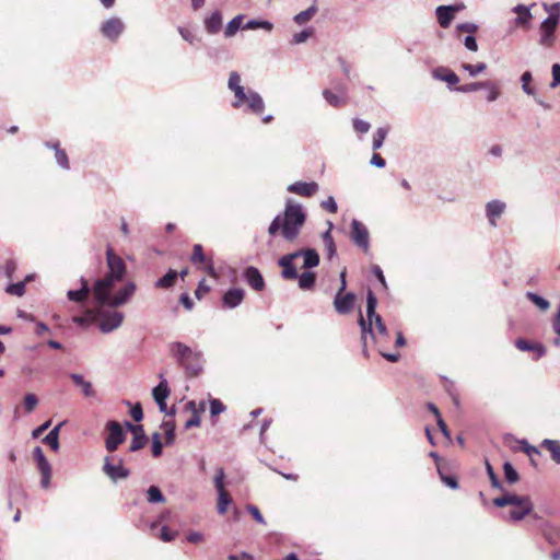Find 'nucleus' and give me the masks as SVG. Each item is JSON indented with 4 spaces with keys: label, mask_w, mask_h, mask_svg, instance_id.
<instances>
[{
    "label": "nucleus",
    "mask_w": 560,
    "mask_h": 560,
    "mask_svg": "<svg viewBox=\"0 0 560 560\" xmlns=\"http://www.w3.org/2000/svg\"><path fill=\"white\" fill-rule=\"evenodd\" d=\"M377 299L375 294L369 290L366 293V317L360 313L358 324L361 328L362 352L364 357H369L368 337L375 345H381V338H387L389 332L381 315L376 313Z\"/></svg>",
    "instance_id": "1"
},
{
    "label": "nucleus",
    "mask_w": 560,
    "mask_h": 560,
    "mask_svg": "<svg viewBox=\"0 0 560 560\" xmlns=\"http://www.w3.org/2000/svg\"><path fill=\"white\" fill-rule=\"evenodd\" d=\"M306 221V213L300 203L289 199L282 214H278L270 223L268 233L275 236L280 232L287 242H293L300 235Z\"/></svg>",
    "instance_id": "2"
},
{
    "label": "nucleus",
    "mask_w": 560,
    "mask_h": 560,
    "mask_svg": "<svg viewBox=\"0 0 560 560\" xmlns=\"http://www.w3.org/2000/svg\"><path fill=\"white\" fill-rule=\"evenodd\" d=\"M228 86L234 93L235 101L232 103L234 108H240L246 103L250 112L258 115L264 112L265 103L262 97L253 90L245 92L244 86L241 84V75L236 71L230 73Z\"/></svg>",
    "instance_id": "3"
},
{
    "label": "nucleus",
    "mask_w": 560,
    "mask_h": 560,
    "mask_svg": "<svg viewBox=\"0 0 560 560\" xmlns=\"http://www.w3.org/2000/svg\"><path fill=\"white\" fill-rule=\"evenodd\" d=\"M171 353L188 375L195 376L201 371L200 353L195 352L190 347L178 341L173 342Z\"/></svg>",
    "instance_id": "4"
},
{
    "label": "nucleus",
    "mask_w": 560,
    "mask_h": 560,
    "mask_svg": "<svg viewBox=\"0 0 560 560\" xmlns=\"http://www.w3.org/2000/svg\"><path fill=\"white\" fill-rule=\"evenodd\" d=\"M119 277H116L112 273L105 275L103 278L97 279L94 282L92 288L95 302L98 306H105L106 301H108V296L112 295V290L115 284L121 281Z\"/></svg>",
    "instance_id": "5"
},
{
    "label": "nucleus",
    "mask_w": 560,
    "mask_h": 560,
    "mask_svg": "<svg viewBox=\"0 0 560 560\" xmlns=\"http://www.w3.org/2000/svg\"><path fill=\"white\" fill-rule=\"evenodd\" d=\"M97 318L100 330L103 334H109L121 326L124 314L116 310H100Z\"/></svg>",
    "instance_id": "6"
},
{
    "label": "nucleus",
    "mask_w": 560,
    "mask_h": 560,
    "mask_svg": "<svg viewBox=\"0 0 560 560\" xmlns=\"http://www.w3.org/2000/svg\"><path fill=\"white\" fill-rule=\"evenodd\" d=\"M105 429L107 431V436L105 439V448L107 452H115L120 444L124 443L126 439V432L124 431L121 424L118 421L110 420L106 423Z\"/></svg>",
    "instance_id": "7"
},
{
    "label": "nucleus",
    "mask_w": 560,
    "mask_h": 560,
    "mask_svg": "<svg viewBox=\"0 0 560 560\" xmlns=\"http://www.w3.org/2000/svg\"><path fill=\"white\" fill-rule=\"evenodd\" d=\"M350 238L357 246L368 252L370 247V234L366 226L357 219H352L351 221Z\"/></svg>",
    "instance_id": "8"
},
{
    "label": "nucleus",
    "mask_w": 560,
    "mask_h": 560,
    "mask_svg": "<svg viewBox=\"0 0 560 560\" xmlns=\"http://www.w3.org/2000/svg\"><path fill=\"white\" fill-rule=\"evenodd\" d=\"M103 472L114 482L126 479L130 475L129 469L124 467L121 458H118L117 464H114L109 456L104 458Z\"/></svg>",
    "instance_id": "9"
},
{
    "label": "nucleus",
    "mask_w": 560,
    "mask_h": 560,
    "mask_svg": "<svg viewBox=\"0 0 560 560\" xmlns=\"http://www.w3.org/2000/svg\"><path fill=\"white\" fill-rule=\"evenodd\" d=\"M556 16L546 18L539 27L540 38L539 44L545 47H551L555 43V32L558 26Z\"/></svg>",
    "instance_id": "10"
},
{
    "label": "nucleus",
    "mask_w": 560,
    "mask_h": 560,
    "mask_svg": "<svg viewBox=\"0 0 560 560\" xmlns=\"http://www.w3.org/2000/svg\"><path fill=\"white\" fill-rule=\"evenodd\" d=\"M463 8L464 4L439 5L435 9V14L440 26L443 28L450 27L455 18V13Z\"/></svg>",
    "instance_id": "11"
},
{
    "label": "nucleus",
    "mask_w": 560,
    "mask_h": 560,
    "mask_svg": "<svg viewBox=\"0 0 560 560\" xmlns=\"http://www.w3.org/2000/svg\"><path fill=\"white\" fill-rule=\"evenodd\" d=\"M300 257V253H290L279 258L278 264L282 268L281 276L285 280L298 279V271L293 265L294 259Z\"/></svg>",
    "instance_id": "12"
},
{
    "label": "nucleus",
    "mask_w": 560,
    "mask_h": 560,
    "mask_svg": "<svg viewBox=\"0 0 560 560\" xmlns=\"http://www.w3.org/2000/svg\"><path fill=\"white\" fill-rule=\"evenodd\" d=\"M355 295L351 292H337L334 299V307L338 314L345 315L352 311Z\"/></svg>",
    "instance_id": "13"
},
{
    "label": "nucleus",
    "mask_w": 560,
    "mask_h": 560,
    "mask_svg": "<svg viewBox=\"0 0 560 560\" xmlns=\"http://www.w3.org/2000/svg\"><path fill=\"white\" fill-rule=\"evenodd\" d=\"M124 23L119 18H110L103 23L101 32L106 38L115 42L124 32Z\"/></svg>",
    "instance_id": "14"
},
{
    "label": "nucleus",
    "mask_w": 560,
    "mask_h": 560,
    "mask_svg": "<svg viewBox=\"0 0 560 560\" xmlns=\"http://www.w3.org/2000/svg\"><path fill=\"white\" fill-rule=\"evenodd\" d=\"M135 291L136 284L133 282H128L115 296H108V301H106L105 305L109 307L124 305L133 295Z\"/></svg>",
    "instance_id": "15"
},
{
    "label": "nucleus",
    "mask_w": 560,
    "mask_h": 560,
    "mask_svg": "<svg viewBox=\"0 0 560 560\" xmlns=\"http://www.w3.org/2000/svg\"><path fill=\"white\" fill-rule=\"evenodd\" d=\"M106 260L109 269L108 273L122 279L126 273V265L124 260L113 252L112 248H108L106 252Z\"/></svg>",
    "instance_id": "16"
},
{
    "label": "nucleus",
    "mask_w": 560,
    "mask_h": 560,
    "mask_svg": "<svg viewBox=\"0 0 560 560\" xmlns=\"http://www.w3.org/2000/svg\"><path fill=\"white\" fill-rule=\"evenodd\" d=\"M526 502H532L530 498L528 495H517L514 493H505L502 497L495 498L493 500V504L498 508H503L511 505L514 506H522L525 505Z\"/></svg>",
    "instance_id": "17"
},
{
    "label": "nucleus",
    "mask_w": 560,
    "mask_h": 560,
    "mask_svg": "<svg viewBox=\"0 0 560 560\" xmlns=\"http://www.w3.org/2000/svg\"><path fill=\"white\" fill-rule=\"evenodd\" d=\"M288 191L303 197H311L318 190V184L315 182H295L288 186Z\"/></svg>",
    "instance_id": "18"
},
{
    "label": "nucleus",
    "mask_w": 560,
    "mask_h": 560,
    "mask_svg": "<svg viewBox=\"0 0 560 560\" xmlns=\"http://www.w3.org/2000/svg\"><path fill=\"white\" fill-rule=\"evenodd\" d=\"M505 202L494 199L486 205V215L492 226H497V219L505 211Z\"/></svg>",
    "instance_id": "19"
},
{
    "label": "nucleus",
    "mask_w": 560,
    "mask_h": 560,
    "mask_svg": "<svg viewBox=\"0 0 560 560\" xmlns=\"http://www.w3.org/2000/svg\"><path fill=\"white\" fill-rule=\"evenodd\" d=\"M244 278L247 284L255 291H261L265 288V280L260 271L253 266H249L244 271Z\"/></svg>",
    "instance_id": "20"
},
{
    "label": "nucleus",
    "mask_w": 560,
    "mask_h": 560,
    "mask_svg": "<svg viewBox=\"0 0 560 560\" xmlns=\"http://www.w3.org/2000/svg\"><path fill=\"white\" fill-rule=\"evenodd\" d=\"M515 347L521 351H532L534 352V360H539L546 354V348L542 343L539 342H530L526 339L518 338L515 341Z\"/></svg>",
    "instance_id": "21"
},
{
    "label": "nucleus",
    "mask_w": 560,
    "mask_h": 560,
    "mask_svg": "<svg viewBox=\"0 0 560 560\" xmlns=\"http://www.w3.org/2000/svg\"><path fill=\"white\" fill-rule=\"evenodd\" d=\"M244 295L245 291L243 289H229L222 298V304L226 308H235L243 302Z\"/></svg>",
    "instance_id": "22"
},
{
    "label": "nucleus",
    "mask_w": 560,
    "mask_h": 560,
    "mask_svg": "<svg viewBox=\"0 0 560 560\" xmlns=\"http://www.w3.org/2000/svg\"><path fill=\"white\" fill-rule=\"evenodd\" d=\"M223 18L219 10H215L208 18L205 19L203 25L208 34H218L222 28Z\"/></svg>",
    "instance_id": "23"
},
{
    "label": "nucleus",
    "mask_w": 560,
    "mask_h": 560,
    "mask_svg": "<svg viewBox=\"0 0 560 560\" xmlns=\"http://www.w3.org/2000/svg\"><path fill=\"white\" fill-rule=\"evenodd\" d=\"M81 288L79 290H69L67 292V298L77 303H83L89 298V294L91 292V288L89 285V282L85 278L80 279Z\"/></svg>",
    "instance_id": "24"
},
{
    "label": "nucleus",
    "mask_w": 560,
    "mask_h": 560,
    "mask_svg": "<svg viewBox=\"0 0 560 560\" xmlns=\"http://www.w3.org/2000/svg\"><path fill=\"white\" fill-rule=\"evenodd\" d=\"M432 77L435 80L446 82L450 88L452 85H456L459 82L458 75L445 67H438L433 69Z\"/></svg>",
    "instance_id": "25"
},
{
    "label": "nucleus",
    "mask_w": 560,
    "mask_h": 560,
    "mask_svg": "<svg viewBox=\"0 0 560 560\" xmlns=\"http://www.w3.org/2000/svg\"><path fill=\"white\" fill-rule=\"evenodd\" d=\"M69 377L79 387L84 397L91 398L95 396V390L91 382L86 381L83 375L78 373H70Z\"/></svg>",
    "instance_id": "26"
},
{
    "label": "nucleus",
    "mask_w": 560,
    "mask_h": 560,
    "mask_svg": "<svg viewBox=\"0 0 560 560\" xmlns=\"http://www.w3.org/2000/svg\"><path fill=\"white\" fill-rule=\"evenodd\" d=\"M512 11L517 14V18L514 20L516 26L528 27L533 15L530 13L529 7L525 4L515 5Z\"/></svg>",
    "instance_id": "27"
},
{
    "label": "nucleus",
    "mask_w": 560,
    "mask_h": 560,
    "mask_svg": "<svg viewBox=\"0 0 560 560\" xmlns=\"http://www.w3.org/2000/svg\"><path fill=\"white\" fill-rule=\"evenodd\" d=\"M160 383L153 388L152 395L155 402H162L170 396V387L163 373L159 375Z\"/></svg>",
    "instance_id": "28"
},
{
    "label": "nucleus",
    "mask_w": 560,
    "mask_h": 560,
    "mask_svg": "<svg viewBox=\"0 0 560 560\" xmlns=\"http://www.w3.org/2000/svg\"><path fill=\"white\" fill-rule=\"evenodd\" d=\"M533 502H526V504L522 506H514L510 510L506 520L511 522L522 521L525 516L529 515L533 512Z\"/></svg>",
    "instance_id": "29"
},
{
    "label": "nucleus",
    "mask_w": 560,
    "mask_h": 560,
    "mask_svg": "<svg viewBox=\"0 0 560 560\" xmlns=\"http://www.w3.org/2000/svg\"><path fill=\"white\" fill-rule=\"evenodd\" d=\"M295 253H300V257L301 256L304 257V264H303L304 268L311 269V268L318 266L319 255L315 249H313V248L299 249V250H295Z\"/></svg>",
    "instance_id": "30"
},
{
    "label": "nucleus",
    "mask_w": 560,
    "mask_h": 560,
    "mask_svg": "<svg viewBox=\"0 0 560 560\" xmlns=\"http://www.w3.org/2000/svg\"><path fill=\"white\" fill-rule=\"evenodd\" d=\"M45 145L47 148L55 150V158L60 167H62L63 170L70 168L68 155L65 150L60 149L59 142H48L47 141V142H45Z\"/></svg>",
    "instance_id": "31"
},
{
    "label": "nucleus",
    "mask_w": 560,
    "mask_h": 560,
    "mask_svg": "<svg viewBox=\"0 0 560 560\" xmlns=\"http://www.w3.org/2000/svg\"><path fill=\"white\" fill-rule=\"evenodd\" d=\"M36 465H37V469L40 472V477H42L40 486L44 489H47L50 486V479H51V472H52L51 465L47 460V458L44 459L43 462H39Z\"/></svg>",
    "instance_id": "32"
},
{
    "label": "nucleus",
    "mask_w": 560,
    "mask_h": 560,
    "mask_svg": "<svg viewBox=\"0 0 560 560\" xmlns=\"http://www.w3.org/2000/svg\"><path fill=\"white\" fill-rule=\"evenodd\" d=\"M540 446L550 453L551 459L556 464H560V441L545 439Z\"/></svg>",
    "instance_id": "33"
},
{
    "label": "nucleus",
    "mask_w": 560,
    "mask_h": 560,
    "mask_svg": "<svg viewBox=\"0 0 560 560\" xmlns=\"http://www.w3.org/2000/svg\"><path fill=\"white\" fill-rule=\"evenodd\" d=\"M328 225H329V229L323 233L322 238H323V243H324L325 249L327 252L328 258H332L336 255L337 250H336V245H335V242H334V238L331 235L332 223L328 222Z\"/></svg>",
    "instance_id": "34"
},
{
    "label": "nucleus",
    "mask_w": 560,
    "mask_h": 560,
    "mask_svg": "<svg viewBox=\"0 0 560 560\" xmlns=\"http://www.w3.org/2000/svg\"><path fill=\"white\" fill-rule=\"evenodd\" d=\"M66 421L58 423L44 439V443L48 444L54 451L59 450V431Z\"/></svg>",
    "instance_id": "35"
},
{
    "label": "nucleus",
    "mask_w": 560,
    "mask_h": 560,
    "mask_svg": "<svg viewBox=\"0 0 560 560\" xmlns=\"http://www.w3.org/2000/svg\"><path fill=\"white\" fill-rule=\"evenodd\" d=\"M177 277L178 272L170 269L162 278L155 282V287L161 289L172 288L175 284Z\"/></svg>",
    "instance_id": "36"
},
{
    "label": "nucleus",
    "mask_w": 560,
    "mask_h": 560,
    "mask_svg": "<svg viewBox=\"0 0 560 560\" xmlns=\"http://www.w3.org/2000/svg\"><path fill=\"white\" fill-rule=\"evenodd\" d=\"M243 19H244V15L242 14H238L236 15L235 18H233L225 26L224 28V36L230 38L232 36H234L237 31L243 27L242 26V22H243Z\"/></svg>",
    "instance_id": "37"
},
{
    "label": "nucleus",
    "mask_w": 560,
    "mask_h": 560,
    "mask_svg": "<svg viewBox=\"0 0 560 560\" xmlns=\"http://www.w3.org/2000/svg\"><path fill=\"white\" fill-rule=\"evenodd\" d=\"M299 287L302 290H311L316 281V275L313 271H305L301 276L298 275Z\"/></svg>",
    "instance_id": "38"
},
{
    "label": "nucleus",
    "mask_w": 560,
    "mask_h": 560,
    "mask_svg": "<svg viewBox=\"0 0 560 560\" xmlns=\"http://www.w3.org/2000/svg\"><path fill=\"white\" fill-rule=\"evenodd\" d=\"M148 502L150 503H163L165 502V497L162 493L161 489L156 486H151L147 490Z\"/></svg>",
    "instance_id": "39"
},
{
    "label": "nucleus",
    "mask_w": 560,
    "mask_h": 560,
    "mask_svg": "<svg viewBox=\"0 0 560 560\" xmlns=\"http://www.w3.org/2000/svg\"><path fill=\"white\" fill-rule=\"evenodd\" d=\"M232 502V499L226 490L218 491V512L219 514H225L228 506Z\"/></svg>",
    "instance_id": "40"
},
{
    "label": "nucleus",
    "mask_w": 560,
    "mask_h": 560,
    "mask_svg": "<svg viewBox=\"0 0 560 560\" xmlns=\"http://www.w3.org/2000/svg\"><path fill=\"white\" fill-rule=\"evenodd\" d=\"M316 12H317V8L315 5H312L308 9L298 13L294 16V22L300 25L305 24L314 16V14Z\"/></svg>",
    "instance_id": "41"
},
{
    "label": "nucleus",
    "mask_w": 560,
    "mask_h": 560,
    "mask_svg": "<svg viewBox=\"0 0 560 560\" xmlns=\"http://www.w3.org/2000/svg\"><path fill=\"white\" fill-rule=\"evenodd\" d=\"M486 86H489V84L487 83V81H482V82H472V83H468V84H464V85H458L454 90L457 92H462V93H469V92L483 90Z\"/></svg>",
    "instance_id": "42"
},
{
    "label": "nucleus",
    "mask_w": 560,
    "mask_h": 560,
    "mask_svg": "<svg viewBox=\"0 0 560 560\" xmlns=\"http://www.w3.org/2000/svg\"><path fill=\"white\" fill-rule=\"evenodd\" d=\"M503 471H504L505 480L509 483H515L516 481H518V479H520L518 472L515 470V468L513 467V465L510 462H505L503 464Z\"/></svg>",
    "instance_id": "43"
},
{
    "label": "nucleus",
    "mask_w": 560,
    "mask_h": 560,
    "mask_svg": "<svg viewBox=\"0 0 560 560\" xmlns=\"http://www.w3.org/2000/svg\"><path fill=\"white\" fill-rule=\"evenodd\" d=\"M527 299L533 302L539 310L546 311L549 308L550 303L542 296L534 292L526 293Z\"/></svg>",
    "instance_id": "44"
},
{
    "label": "nucleus",
    "mask_w": 560,
    "mask_h": 560,
    "mask_svg": "<svg viewBox=\"0 0 560 560\" xmlns=\"http://www.w3.org/2000/svg\"><path fill=\"white\" fill-rule=\"evenodd\" d=\"M387 133H388V129H386V128L381 127V128L376 129V131L373 136V143H372L373 150H378L382 148Z\"/></svg>",
    "instance_id": "45"
},
{
    "label": "nucleus",
    "mask_w": 560,
    "mask_h": 560,
    "mask_svg": "<svg viewBox=\"0 0 560 560\" xmlns=\"http://www.w3.org/2000/svg\"><path fill=\"white\" fill-rule=\"evenodd\" d=\"M323 96L325 101L334 107L340 106L343 103V97L341 95H338L328 89L323 91Z\"/></svg>",
    "instance_id": "46"
},
{
    "label": "nucleus",
    "mask_w": 560,
    "mask_h": 560,
    "mask_svg": "<svg viewBox=\"0 0 560 560\" xmlns=\"http://www.w3.org/2000/svg\"><path fill=\"white\" fill-rule=\"evenodd\" d=\"M273 25L268 21H258V20H249L245 25H243L244 30H257L264 28L266 31H271Z\"/></svg>",
    "instance_id": "47"
},
{
    "label": "nucleus",
    "mask_w": 560,
    "mask_h": 560,
    "mask_svg": "<svg viewBox=\"0 0 560 560\" xmlns=\"http://www.w3.org/2000/svg\"><path fill=\"white\" fill-rule=\"evenodd\" d=\"M147 442H148V438L144 434V432L140 433V434H135V436L132 438L131 444L129 446V451L137 452V451L141 450L142 447H144Z\"/></svg>",
    "instance_id": "48"
},
{
    "label": "nucleus",
    "mask_w": 560,
    "mask_h": 560,
    "mask_svg": "<svg viewBox=\"0 0 560 560\" xmlns=\"http://www.w3.org/2000/svg\"><path fill=\"white\" fill-rule=\"evenodd\" d=\"M532 80H533V77L529 71H525L521 77L522 90L527 95H535V89L530 85Z\"/></svg>",
    "instance_id": "49"
},
{
    "label": "nucleus",
    "mask_w": 560,
    "mask_h": 560,
    "mask_svg": "<svg viewBox=\"0 0 560 560\" xmlns=\"http://www.w3.org/2000/svg\"><path fill=\"white\" fill-rule=\"evenodd\" d=\"M187 407L189 409H191L194 413H192L191 418L186 421L185 428L189 429V428H192V427H198L200 424V417L198 415V410L196 409L195 401H189L187 404Z\"/></svg>",
    "instance_id": "50"
},
{
    "label": "nucleus",
    "mask_w": 560,
    "mask_h": 560,
    "mask_svg": "<svg viewBox=\"0 0 560 560\" xmlns=\"http://www.w3.org/2000/svg\"><path fill=\"white\" fill-rule=\"evenodd\" d=\"M462 68L467 71L470 77H476L487 69V65L485 62H479L477 65L463 63Z\"/></svg>",
    "instance_id": "51"
},
{
    "label": "nucleus",
    "mask_w": 560,
    "mask_h": 560,
    "mask_svg": "<svg viewBox=\"0 0 560 560\" xmlns=\"http://www.w3.org/2000/svg\"><path fill=\"white\" fill-rule=\"evenodd\" d=\"M486 470L489 476L491 486L495 489L503 490L502 483H501L498 475L494 472L493 467L491 466V464L488 460H486Z\"/></svg>",
    "instance_id": "52"
},
{
    "label": "nucleus",
    "mask_w": 560,
    "mask_h": 560,
    "mask_svg": "<svg viewBox=\"0 0 560 560\" xmlns=\"http://www.w3.org/2000/svg\"><path fill=\"white\" fill-rule=\"evenodd\" d=\"M25 281L11 283L7 287L5 292L11 295L22 296L25 293Z\"/></svg>",
    "instance_id": "53"
},
{
    "label": "nucleus",
    "mask_w": 560,
    "mask_h": 560,
    "mask_svg": "<svg viewBox=\"0 0 560 560\" xmlns=\"http://www.w3.org/2000/svg\"><path fill=\"white\" fill-rule=\"evenodd\" d=\"M438 471H439V475L441 477V480L443 481V483L445 486H447V487H450L451 489H454V490L458 489L459 485H458V481H457L456 477L443 474V471L441 470L440 466H438Z\"/></svg>",
    "instance_id": "54"
},
{
    "label": "nucleus",
    "mask_w": 560,
    "mask_h": 560,
    "mask_svg": "<svg viewBox=\"0 0 560 560\" xmlns=\"http://www.w3.org/2000/svg\"><path fill=\"white\" fill-rule=\"evenodd\" d=\"M313 35V28H306L292 36L291 43L294 45L306 42Z\"/></svg>",
    "instance_id": "55"
},
{
    "label": "nucleus",
    "mask_w": 560,
    "mask_h": 560,
    "mask_svg": "<svg viewBox=\"0 0 560 560\" xmlns=\"http://www.w3.org/2000/svg\"><path fill=\"white\" fill-rule=\"evenodd\" d=\"M163 451V444L161 442V436L158 432L152 434V455L153 457L161 456Z\"/></svg>",
    "instance_id": "56"
},
{
    "label": "nucleus",
    "mask_w": 560,
    "mask_h": 560,
    "mask_svg": "<svg viewBox=\"0 0 560 560\" xmlns=\"http://www.w3.org/2000/svg\"><path fill=\"white\" fill-rule=\"evenodd\" d=\"M352 126H353V129L355 132L362 133V135L369 132V130L371 128L370 122H368L363 119H360V118H354L352 120Z\"/></svg>",
    "instance_id": "57"
},
{
    "label": "nucleus",
    "mask_w": 560,
    "mask_h": 560,
    "mask_svg": "<svg viewBox=\"0 0 560 560\" xmlns=\"http://www.w3.org/2000/svg\"><path fill=\"white\" fill-rule=\"evenodd\" d=\"M38 404V399L34 394H27L24 397V409L27 413H31Z\"/></svg>",
    "instance_id": "58"
},
{
    "label": "nucleus",
    "mask_w": 560,
    "mask_h": 560,
    "mask_svg": "<svg viewBox=\"0 0 560 560\" xmlns=\"http://www.w3.org/2000/svg\"><path fill=\"white\" fill-rule=\"evenodd\" d=\"M191 261L192 264H198V262H205L206 261V256L203 254V248L200 244H195L194 245V252H192V255H191Z\"/></svg>",
    "instance_id": "59"
},
{
    "label": "nucleus",
    "mask_w": 560,
    "mask_h": 560,
    "mask_svg": "<svg viewBox=\"0 0 560 560\" xmlns=\"http://www.w3.org/2000/svg\"><path fill=\"white\" fill-rule=\"evenodd\" d=\"M487 83L489 84V86H486L483 89V90H488L487 101L494 102L500 95L498 86L495 83H493L491 81H487Z\"/></svg>",
    "instance_id": "60"
},
{
    "label": "nucleus",
    "mask_w": 560,
    "mask_h": 560,
    "mask_svg": "<svg viewBox=\"0 0 560 560\" xmlns=\"http://www.w3.org/2000/svg\"><path fill=\"white\" fill-rule=\"evenodd\" d=\"M246 510L254 517V520L257 523L262 524V525L266 524V521H265L262 514L260 513L259 509L256 505L248 504L246 506Z\"/></svg>",
    "instance_id": "61"
},
{
    "label": "nucleus",
    "mask_w": 560,
    "mask_h": 560,
    "mask_svg": "<svg viewBox=\"0 0 560 560\" xmlns=\"http://www.w3.org/2000/svg\"><path fill=\"white\" fill-rule=\"evenodd\" d=\"M544 9L549 12V16H556V20L559 22L560 20V2H556L552 4H542Z\"/></svg>",
    "instance_id": "62"
},
{
    "label": "nucleus",
    "mask_w": 560,
    "mask_h": 560,
    "mask_svg": "<svg viewBox=\"0 0 560 560\" xmlns=\"http://www.w3.org/2000/svg\"><path fill=\"white\" fill-rule=\"evenodd\" d=\"M322 208L330 213H336L338 210L337 202L334 197L329 196L326 200L320 203Z\"/></svg>",
    "instance_id": "63"
},
{
    "label": "nucleus",
    "mask_w": 560,
    "mask_h": 560,
    "mask_svg": "<svg viewBox=\"0 0 560 560\" xmlns=\"http://www.w3.org/2000/svg\"><path fill=\"white\" fill-rule=\"evenodd\" d=\"M552 81L550 88L555 89L560 85V63H553L551 67Z\"/></svg>",
    "instance_id": "64"
}]
</instances>
